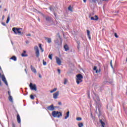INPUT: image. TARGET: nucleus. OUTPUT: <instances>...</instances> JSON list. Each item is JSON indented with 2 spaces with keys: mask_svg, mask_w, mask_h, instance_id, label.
I'll list each match as a JSON object with an SVG mask.
<instances>
[{
  "mask_svg": "<svg viewBox=\"0 0 127 127\" xmlns=\"http://www.w3.org/2000/svg\"><path fill=\"white\" fill-rule=\"evenodd\" d=\"M93 99L94 101L95 102L96 104L95 112L96 114H98V117H100V116H102V112L101 111V107H102V104H101V102L100 101V97H99V96L98 95L94 93Z\"/></svg>",
  "mask_w": 127,
  "mask_h": 127,
  "instance_id": "nucleus-1",
  "label": "nucleus"
},
{
  "mask_svg": "<svg viewBox=\"0 0 127 127\" xmlns=\"http://www.w3.org/2000/svg\"><path fill=\"white\" fill-rule=\"evenodd\" d=\"M52 115L54 118H60V117H62V112L59 111H53L52 113Z\"/></svg>",
  "mask_w": 127,
  "mask_h": 127,
  "instance_id": "nucleus-2",
  "label": "nucleus"
},
{
  "mask_svg": "<svg viewBox=\"0 0 127 127\" xmlns=\"http://www.w3.org/2000/svg\"><path fill=\"white\" fill-rule=\"evenodd\" d=\"M76 83L77 85H79L80 83H82L83 82V75L81 74H78L76 75Z\"/></svg>",
  "mask_w": 127,
  "mask_h": 127,
  "instance_id": "nucleus-3",
  "label": "nucleus"
},
{
  "mask_svg": "<svg viewBox=\"0 0 127 127\" xmlns=\"http://www.w3.org/2000/svg\"><path fill=\"white\" fill-rule=\"evenodd\" d=\"M12 31L15 33V34H23V33H21V31L22 30V28H15L13 27L12 29Z\"/></svg>",
  "mask_w": 127,
  "mask_h": 127,
  "instance_id": "nucleus-4",
  "label": "nucleus"
},
{
  "mask_svg": "<svg viewBox=\"0 0 127 127\" xmlns=\"http://www.w3.org/2000/svg\"><path fill=\"white\" fill-rule=\"evenodd\" d=\"M34 49L35 51L36 57L37 58H38V57L40 56V53H39V49L38 48V46H35L34 47Z\"/></svg>",
  "mask_w": 127,
  "mask_h": 127,
  "instance_id": "nucleus-5",
  "label": "nucleus"
},
{
  "mask_svg": "<svg viewBox=\"0 0 127 127\" xmlns=\"http://www.w3.org/2000/svg\"><path fill=\"white\" fill-rule=\"evenodd\" d=\"M42 15H43V17L45 18L46 21H48V22H51V21L52 20V17L47 15H45L43 14V13H42Z\"/></svg>",
  "mask_w": 127,
  "mask_h": 127,
  "instance_id": "nucleus-6",
  "label": "nucleus"
},
{
  "mask_svg": "<svg viewBox=\"0 0 127 127\" xmlns=\"http://www.w3.org/2000/svg\"><path fill=\"white\" fill-rule=\"evenodd\" d=\"M29 87L31 90H33V91H36L37 90V87H36V85L33 84H32V83H30Z\"/></svg>",
  "mask_w": 127,
  "mask_h": 127,
  "instance_id": "nucleus-7",
  "label": "nucleus"
},
{
  "mask_svg": "<svg viewBox=\"0 0 127 127\" xmlns=\"http://www.w3.org/2000/svg\"><path fill=\"white\" fill-rule=\"evenodd\" d=\"M1 78H2V81L4 82V84L6 85V86L8 85V83H7V81H6V79L5 78V76H4V75H1Z\"/></svg>",
  "mask_w": 127,
  "mask_h": 127,
  "instance_id": "nucleus-8",
  "label": "nucleus"
},
{
  "mask_svg": "<svg viewBox=\"0 0 127 127\" xmlns=\"http://www.w3.org/2000/svg\"><path fill=\"white\" fill-rule=\"evenodd\" d=\"M47 109L48 110V111H54L55 110L54 105L53 104H52L51 105L47 107Z\"/></svg>",
  "mask_w": 127,
  "mask_h": 127,
  "instance_id": "nucleus-9",
  "label": "nucleus"
},
{
  "mask_svg": "<svg viewBox=\"0 0 127 127\" xmlns=\"http://www.w3.org/2000/svg\"><path fill=\"white\" fill-rule=\"evenodd\" d=\"M91 20H95L96 21H98L99 20V17L98 15H95L94 17H90Z\"/></svg>",
  "mask_w": 127,
  "mask_h": 127,
  "instance_id": "nucleus-10",
  "label": "nucleus"
},
{
  "mask_svg": "<svg viewBox=\"0 0 127 127\" xmlns=\"http://www.w3.org/2000/svg\"><path fill=\"white\" fill-rule=\"evenodd\" d=\"M58 96H59V91H57L53 94L54 99H57Z\"/></svg>",
  "mask_w": 127,
  "mask_h": 127,
  "instance_id": "nucleus-11",
  "label": "nucleus"
},
{
  "mask_svg": "<svg viewBox=\"0 0 127 127\" xmlns=\"http://www.w3.org/2000/svg\"><path fill=\"white\" fill-rule=\"evenodd\" d=\"M31 70L33 73H34L35 74H36L37 73V71H36V69H35V67H33L32 65L30 66Z\"/></svg>",
  "mask_w": 127,
  "mask_h": 127,
  "instance_id": "nucleus-12",
  "label": "nucleus"
},
{
  "mask_svg": "<svg viewBox=\"0 0 127 127\" xmlns=\"http://www.w3.org/2000/svg\"><path fill=\"white\" fill-rule=\"evenodd\" d=\"M56 61L58 64L59 65H61V64L62 63V62L61 61V60L59 59V58L56 57Z\"/></svg>",
  "mask_w": 127,
  "mask_h": 127,
  "instance_id": "nucleus-13",
  "label": "nucleus"
},
{
  "mask_svg": "<svg viewBox=\"0 0 127 127\" xmlns=\"http://www.w3.org/2000/svg\"><path fill=\"white\" fill-rule=\"evenodd\" d=\"M44 38L45 40H46L47 42H48V43H51V42H52V41L51 40V38H48L46 37H45Z\"/></svg>",
  "mask_w": 127,
  "mask_h": 127,
  "instance_id": "nucleus-14",
  "label": "nucleus"
},
{
  "mask_svg": "<svg viewBox=\"0 0 127 127\" xmlns=\"http://www.w3.org/2000/svg\"><path fill=\"white\" fill-rule=\"evenodd\" d=\"M17 121L18 124H20L21 123V120L20 119V116H19V114L17 115Z\"/></svg>",
  "mask_w": 127,
  "mask_h": 127,
  "instance_id": "nucleus-15",
  "label": "nucleus"
},
{
  "mask_svg": "<svg viewBox=\"0 0 127 127\" xmlns=\"http://www.w3.org/2000/svg\"><path fill=\"white\" fill-rule=\"evenodd\" d=\"M86 31H87V36H88L89 40H91V35L90 34V32L89 30H87Z\"/></svg>",
  "mask_w": 127,
  "mask_h": 127,
  "instance_id": "nucleus-16",
  "label": "nucleus"
},
{
  "mask_svg": "<svg viewBox=\"0 0 127 127\" xmlns=\"http://www.w3.org/2000/svg\"><path fill=\"white\" fill-rule=\"evenodd\" d=\"M64 48L65 50V51H68V50H69V47L68 46V45L67 44H65L64 47Z\"/></svg>",
  "mask_w": 127,
  "mask_h": 127,
  "instance_id": "nucleus-17",
  "label": "nucleus"
},
{
  "mask_svg": "<svg viewBox=\"0 0 127 127\" xmlns=\"http://www.w3.org/2000/svg\"><path fill=\"white\" fill-rule=\"evenodd\" d=\"M66 116H65L64 119L65 120H67L68 118H69V116L70 115V111H67V113H66Z\"/></svg>",
  "mask_w": 127,
  "mask_h": 127,
  "instance_id": "nucleus-18",
  "label": "nucleus"
},
{
  "mask_svg": "<svg viewBox=\"0 0 127 127\" xmlns=\"http://www.w3.org/2000/svg\"><path fill=\"white\" fill-rule=\"evenodd\" d=\"M25 53H26V51H23V53L21 54L22 57H27V56H28L27 54H24Z\"/></svg>",
  "mask_w": 127,
  "mask_h": 127,
  "instance_id": "nucleus-19",
  "label": "nucleus"
},
{
  "mask_svg": "<svg viewBox=\"0 0 127 127\" xmlns=\"http://www.w3.org/2000/svg\"><path fill=\"white\" fill-rule=\"evenodd\" d=\"M55 43L56 44V45L59 46V45H60V41H59L58 39H57L56 41H55Z\"/></svg>",
  "mask_w": 127,
  "mask_h": 127,
  "instance_id": "nucleus-20",
  "label": "nucleus"
},
{
  "mask_svg": "<svg viewBox=\"0 0 127 127\" xmlns=\"http://www.w3.org/2000/svg\"><path fill=\"white\" fill-rule=\"evenodd\" d=\"M39 47L40 50L41 51V52H43L44 51V50L43 49V48H42L41 44H39Z\"/></svg>",
  "mask_w": 127,
  "mask_h": 127,
  "instance_id": "nucleus-21",
  "label": "nucleus"
},
{
  "mask_svg": "<svg viewBox=\"0 0 127 127\" xmlns=\"http://www.w3.org/2000/svg\"><path fill=\"white\" fill-rule=\"evenodd\" d=\"M11 60H13V61H16L17 59L15 56H12L11 58H10Z\"/></svg>",
  "mask_w": 127,
  "mask_h": 127,
  "instance_id": "nucleus-22",
  "label": "nucleus"
},
{
  "mask_svg": "<svg viewBox=\"0 0 127 127\" xmlns=\"http://www.w3.org/2000/svg\"><path fill=\"white\" fill-rule=\"evenodd\" d=\"M8 100L10 102H11V103H13V100H12V96H9Z\"/></svg>",
  "mask_w": 127,
  "mask_h": 127,
  "instance_id": "nucleus-23",
  "label": "nucleus"
},
{
  "mask_svg": "<svg viewBox=\"0 0 127 127\" xmlns=\"http://www.w3.org/2000/svg\"><path fill=\"white\" fill-rule=\"evenodd\" d=\"M100 124H101L102 127H105V122L102 120H100Z\"/></svg>",
  "mask_w": 127,
  "mask_h": 127,
  "instance_id": "nucleus-24",
  "label": "nucleus"
},
{
  "mask_svg": "<svg viewBox=\"0 0 127 127\" xmlns=\"http://www.w3.org/2000/svg\"><path fill=\"white\" fill-rule=\"evenodd\" d=\"M68 10H69V11H71V12H73V9H72V6L71 5H69L68 6Z\"/></svg>",
  "mask_w": 127,
  "mask_h": 127,
  "instance_id": "nucleus-25",
  "label": "nucleus"
},
{
  "mask_svg": "<svg viewBox=\"0 0 127 127\" xmlns=\"http://www.w3.org/2000/svg\"><path fill=\"white\" fill-rule=\"evenodd\" d=\"M10 19V18L9 15H8V16H7V18L6 23H8V22H9Z\"/></svg>",
  "mask_w": 127,
  "mask_h": 127,
  "instance_id": "nucleus-26",
  "label": "nucleus"
},
{
  "mask_svg": "<svg viewBox=\"0 0 127 127\" xmlns=\"http://www.w3.org/2000/svg\"><path fill=\"white\" fill-rule=\"evenodd\" d=\"M78 126L79 127H84V124L83 123H79Z\"/></svg>",
  "mask_w": 127,
  "mask_h": 127,
  "instance_id": "nucleus-27",
  "label": "nucleus"
},
{
  "mask_svg": "<svg viewBox=\"0 0 127 127\" xmlns=\"http://www.w3.org/2000/svg\"><path fill=\"white\" fill-rule=\"evenodd\" d=\"M56 91H57V88H55L54 89L50 91V93H54V92H56Z\"/></svg>",
  "mask_w": 127,
  "mask_h": 127,
  "instance_id": "nucleus-28",
  "label": "nucleus"
},
{
  "mask_svg": "<svg viewBox=\"0 0 127 127\" xmlns=\"http://www.w3.org/2000/svg\"><path fill=\"white\" fill-rule=\"evenodd\" d=\"M53 56V55H52V54H50L49 55V59H50L51 60H52V57Z\"/></svg>",
  "mask_w": 127,
  "mask_h": 127,
  "instance_id": "nucleus-29",
  "label": "nucleus"
},
{
  "mask_svg": "<svg viewBox=\"0 0 127 127\" xmlns=\"http://www.w3.org/2000/svg\"><path fill=\"white\" fill-rule=\"evenodd\" d=\"M46 64H47V63L45 61H44V60H43V64L44 65V66L46 65Z\"/></svg>",
  "mask_w": 127,
  "mask_h": 127,
  "instance_id": "nucleus-30",
  "label": "nucleus"
},
{
  "mask_svg": "<svg viewBox=\"0 0 127 127\" xmlns=\"http://www.w3.org/2000/svg\"><path fill=\"white\" fill-rule=\"evenodd\" d=\"M11 124H12V127H15V124H14V122H13V121H12Z\"/></svg>",
  "mask_w": 127,
  "mask_h": 127,
  "instance_id": "nucleus-31",
  "label": "nucleus"
},
{
  "mask_svg": "<svg viewBox=\"0 0 127 127\" xmlns=\"http://www.w3.org/2000/svg\"><path fill=\"white\" fill-rule=\"evenodd\" d=\"M76 121H82V118H81V117H77L76 118Z\"/></svg>",
  "mask_w": 127,
  "mask_h": 127,
  "instance_id": "nucleus-32",
  "label": "nucleus"
},
{
  "mask_svg": "<svg viewBox=\"0 0 127 127\" xmlns=\"http://www.w3.org/2000/svg\"><path fill=\"white\" fill-rule=\"evenodd\" d=\"M30 99L31 100H34V96H33V95H30Z\"/></svg>",
  "mask_w": 127,
  "mask_h": 127,
  "instance_id": "nucleus-33",
  "label": "nucleus"
},
{
  "mask_svg": "<svg viewBox=\"0 0 127 127\" xmlns=\"http://www.w3.org/2000/svg\"><path fill=\"white\" fill-rule=\"evenodd\" d=\"M114 36L116 38H119V36L118 35V34H117V33H115Z\"/></svg>",
  "mask_w": 127,
  "mask_h": 127,
  "instance_id": "nucleus-34",
  "label": "nucleus"
},
{
  "mask_svg": "<svg viewBox=\"0 0 127 127\" xmlns=\"http://www.w3.org/2000/svg\"><path fill=\"white\" fill-rule=\"evenodd\" d=\"M49 9H50L51 11H53V8H52V6H51L49 7Z\"/></svg>",
  "mask_w": 127,
  "mask_h": 127,
  "instance_id": "nucleus-35",
  "label": "nucleus"
},
{
  "mask_svg": "<svg viewBox=\"0 0 127 127\" xmlns=\"http://www.w3.org/2000/svg\"><path fill=\"white\" fill-rule=\"evenodd\" d=\"M100 72H101V69H99V70H98V69L96 70V73H100Z\"/></svg>",
  "mask_w": 127,
  "mask_h": 127,
  "instance_id": "nucleus-36",
  "label": "nucleus"
},
{
  "mask_svg": "<svg viewBox=\"0 0 127 127\" xmlns=\"http://www.w3.org/2000/svg\"><path fill=\"white\" fill-rule=\"evenodd\" d=\"M1 77V74L0 72V77ZM0 86H2V84L1 83V81H0Z\"/></svg>",
  "mask_w": 127,
  "mask_h": 127,
  "instance_id": "nucleus-37",
  "label": "nucleus"
},
{
  "mask_svg": "<svg viewBox=\"0 0 127 127\" xmlns=\"http://www.w3.org/2000/svg\"><path fill=\"white\" fill-rule=\"evenodd\" d=\"M58 72L59 74H60V73H61V70H60V69H58Z\"/></svg>",
  "mask_w": 127,
  "mask_h": 127,
  "instance_id": "nucleus-38",
  "label": "nucleus"
},
{
  "mask_svg": "<svg viewBox=\"0 0 127 127\" xmlns=\"http://www.w3.org/2000/svg\"><path fill=\"white\" fill-rule=\"evenodd\" d=\"M58 105H59V106H62V103L61 102H59Z\"/></svg>",
  "mask_w": 127,
  "mask_h": 127,
  "instance_id": "nucleus-39",
  "label": "nucleus"
},
{
  "mask_svg": "<svg viewBox=\"0 0 127 127\" xmlns=\"http://www.w3.org/2000/svg\"><path fill=\"white\" fill-rule=\"evenodd\" d=\"M93 70H94V71H96L97 70V66H95L93 68Z\"/></svg>",
  "mask_w": 127,
  "mask_h": 127,
  "instance_id": "nucleus-40",
  "label": "nucleus"
},
{
  "mask_svg": "<svg viewBox=\"0 0 127 127\" xmlns=\"http://www.w3.org/2000/svg\"><path fill=\"white\" fill-rule=\"evenodd\" d=\"M66 83H67V79H65L64 84V85H65V84H66Z\"/></svg>",
  "mask_w": 127,
  "mask_h": 127,
  "instance_id": "nucleus-41",
  "label": "nucleus"
},
{
  "mask_svg": "<svg viewBox=\"0 0 127 127\" xmlns=\"http://www.w3.org/2000/svg\"><path fill=\"white\" fill-rule=\"evenodd\" d=\"M102 1H106V2H108L109 0H101Z\"/></svg>",
  "mask_w": 127,
  "mask_h": 127,
  "instance_id": "nucleus-42",
  "label": "nucleus"
},
{
  "mask_svg": "<svg viewBox=\"0 0 127 127\" xmlns=\"http://www.w3.org/2000/svg\"><path fill=\"white\" fill-rule=\"evenodd\" d=\"M112 61H111V62H110V65H111V67H112V68H114V67L113 66V64H112Z\"/></svg>",
  "mask_w": 127,
  "mask_h": 127,
  "instance_id": "nucleus-43",
  "label": "nucleus"
},
{
  "mask_svg": "<svg viewBox=\"0 0 127 127\" xmlns=\"http://www.w3.org/2000/svg\"><path fill=\"white\" fill-rule=\"evenodd\" d=\"M76 43L77 44V45H80V42L79 41H77L76 42Z\"/></svg>",
  "mask_w": 127,
  "mask_h": 127,
  "instance_id": "nucleus-44",
  "label": "nucleus"
},
{
  "mask_svg": "<svg viewBox=\"0 0 127 127\" xmlns=\"http://www.w3.org/2000/svg\"><path fill=\"white\" fill-rule=\"evenodd\" d=\"M1 24L3 25V26H5L6 25L5 24V23L4 22H2Z\"/></svg>",
  "mask_w": 127,
  "mask_h": 127,
  "instance_id": "nucleus-45",
  "label": "nucleus"
},
{
  "mask_svg": "<svg viewBox=\"0 0 127 127\" xmlns=\"http://www.w3.org/2000/svg\"><path fill=\"white\" fill-rule=\"evenodd\" d=\"M91 15H94V13H91L90 14H89V17H91Z\"/></svg>",
  "mask_w": 127,
  "mask_h": 127,
  "instance_id": "nucleus-46",
  "label": "nucleus"
},
{
  "mask_svg": "<svg viewBox=\"0 0 127 127\" xmlns=\"http://www.w3.org/2000/svg\"><path fill=\"white\" fill-rule=\"evenodd\" d=\"M8 95H9V96H11L10 95V91H8Z\"/></svg>",
  "mask_w": 127,
  "mask_h": 127,
  "instance_id": "nucleus-47",
  "label": "nucleus"
},
{
  "mask_svg": "<svg viewBox=\"0 0 127 127\" xmlns=\"http://www.w3.org/2000/svg\"><path fill=\"white\" fill-rule=\"evenodd\" d=\"M93 2H96L97 0H91Z\"/></svg>",
  "mask_w": 127,
  "mask_h": 127,
  "instance_id": "nucleus-48",
  "label": "nucleus"
},
{
  "mask_svg": "<svg viewBox=\"0 0 127 127\" xmlns=\"http://www.w3.org/2000/svg\"><path fill=\"white\" fill-rule=\"evenodd\" d=\"M3 19H4V15H3L2 16V20H3Z\"/></svg>",
  "mask_w": 127,
  "mask_h": 127,
  "instance_id": "nucleus-49",
  "label": "nucleus"
},
{
  "mask_svg": "<svg viewBox=\"0 0 127 127\" xmlns=\"http://www.w3.org/2000/svg\"><path fill=\"white\" fill-rule=\"evenodd\" d=\"M26 36H31V34H28L26 35Z\"/></svg>",
  "mask_w": 127,
  "mask_h": 127,
  "instance_id": "nucleus-50",
  "label": "nucleus"
},
{
  "mask_svg": "<svg viewBox=\"0 0 127 127\" xmlns=\"http://www.w3.org/2000/svg\"><path fill=\"white\" fill-rule=\"evenodd\" d=\"M77 48L78 49H80V45H77Z\"/></svg>",
  "mask_w": 127,
  "mask_h": 127,
  "instance_id": "nucleus-51",
  "label": "nucleus"
},
{
  "mask_svg": "<svg viewBox=\"0 0 127 127\" xmlns=\"http://www.w3.org/2000/svg\"><path fill=\"white\" fill-rule=\"evenodd\" d=\"M115 13H119V11H115Z\"/></svg>",
  "mask_w": 127,
  "mask_h": 127,
  "instance_id": "nucleus-52",
  "label": "nucleus"
},
{
  "mask_svg": "<svg viewBox=\"0 0 127 127\" xmlns=\"http://www.w3.org/2000/svg\"><path fill=\"white\" fill-rule=\"evenodd\" d=\"M26 44H28V43H29V41H26Z\"/></svg>",
  "mask_w": 127,
  "mask_h": 127,
  "instance_id": "nucleus-53",
  "label": "nucleus"
},
{
  "mask_svg": "<svg viewBox=\"0 0 127 127\" xmlns=\"http://www.w3.org/2000/svg\"><path fill=\"white\" fill-rule=\"evenodd\" d=\"M37 12H38V13H41V12H40V11H38L37 10Z\"/></svg>",
  "mask_w": 127,
  "mask_h": 127,
  "instance_id": "nucleus-54",
  "label": "nucleus"
},
{
  "mask_svg": "<svg viewBox=\"0 0 127 127\" xmlns=\"http://www.w3.org/2000/svg\"><path fill=\"white\" fill-rule=\"evenodd\" d=\"M88 98H90V93H88Z\"/></svg>",
  "mask_w": 127,
  "mask_h": 127,
  "instance_id": "nucleus-55",
  "label": "nucleus"
},
{
  "mask_svg": "<svg viewBox=\"0 0 127 127\" xmlns=\"http://www.w3.org/2000/svg\"><path fill=\"white\" fill-rule=\"evenodd\" d=\"M55 109H56V108H59L58 106H54Z\"/></svg>",
  "mask_w": 127,
  "mask_h": 127,
  "instance_id": "nucleus-56",
  "label": "nucleus"
},
{
  "mask_svg": "<svg viewBox=\"0 0 127 127\" xmlns=\"http://www.w3.org/2000/svg\"><path fill=\"white\" fill-rule=\"evenodd\" d=\"M87 0H83V2H86Z\"/></svg>",
  "mask_w": 127,
  "mask_h": 127,
  "instance_id": "nucleus-57",
  "label": "nucleus"
},
{
  "mask_svg": "<svg viewBox=\"0 0 127 127\" xmlns=\"http://www.w3.org/2000/svg\"><path fill=\"white\" fill-rule=\"evenodd\" d=\"M39 78H42L41 75L39 74Z\"/></svg>",
  "mask_w": 127,
  "mask_h": 127,
  "instance_id": "nucleus-58",
  "label": "nucleus"
},
{
  "mask_svg": "<svg viewBox=\"0 0 127 127\" xmlns=\"http://www.w3.org/2000/svg\"><path fill=\"white\" fill-rule=\"evenodd\" d=\"M25 71L26 72V74H27V71L26 70V69H25Z\"/></svg>",
  "mask_w": 127,
  "mask_h": 127,
  "instance_id": "nucleus-59",
  "label": "nucleus"
},
{
  "mask_svg": "<svg viewBox=\"0 0 127 127\" xmlns=\"http://www.w3.org/2000/svg\"><path fill=\"white\" fill-rule=\"evenodd\" d=\"M4 11H6V10H7V9L6 8H5V9H4Z\"/></svg>",
  "mask_w": 127,
  "mask_h": 127,
  "instance_id": "nucleus-60",
  "label": "nucleus"
},
{
  "mask_svg": "<svg viewBox=\"0 0 127 127\" xmlns=\"http://www.w3.org/2000/svg\"><path fill=\"white\" fill-rule=\"evenodd\" d=\"M36 104H39V102L37 101V102H36Z\"/></svg>",
  "mask_w": 127,
  "mask_h": 127,
  "instance_id": "nucleus-61",
  "label": "nucleus"
},
{
  "mask_svg": "<svg viewBox=\"0 0 127 127\" xmlns=\"http://www.w3.org/2000/svg\"><path fill=\"white\" fill-rule=\"evenodd\" d=\"M39 21H40V19L39 18H38Z\"/></svg>",
  "mask_w": 127,
  "mask_h": 127,
  "instance_id": "nucleus-62",
  "label": "nucleus"
},
{
  "mask_svg": "<svg viewBox=\"0 0 127 127\" xmlns=\"http://www.w3.org/2000/svg\"><path fill=\"white\" fill-rule=\"evenodd\" d=\"M55 16H56V14L55 13H54Z\"/></svg>",
  "mask_w": 127,
  "mask_h": 127,
  "instance_id": "nucleus-63",
  "label": "nucleus"
},
{
  "mask_svg": "<svg viewBox=\"0 0 127 127\" xmlns=\"http://www.w3.org/2000/svg\"><path fill=\"white\" fill-rule=\"evenodd\" d=\"M2 6L1 5H0V8H1Z\"/></svg>",
  "mask_w": 127,
  "mask_h": 127,
  "instance_id": "nucleus-64",
  "label": "nucleus"
}]
</instances>
